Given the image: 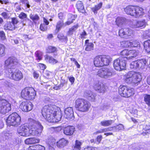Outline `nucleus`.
Listing matches in <instances>:
<instances>
[{"label":"nucleus","instance_id":"nucleus-17","mask_svg":"<svg viewBox=\"0 0 150 150\" xmlns=\"http://www.w3.org/2000/svg\"><path fill=\"white\" fill-rule=\"evenodd\" d=\"M33 106L30 102H23L21 103L19 108L23 112H28L32 109Z\"/></svg>","mask_w":150,"mask_h":150},{"label":"nucleus","instance_id":"nucleus-6","mask_svg":"<svg viewBox=\"0 0 150 150\" xmlns=\"http://www.w3.org/2000/svg\"><path fill=\"white\" fill-rule=\"evenodd\" d=\"M91 104L87 100L83 99H78L75 101V108L78 110L83 112L87 111Z\"/></svg>","mask_w":150,"mask_h":150},{"label":"nucleus","instance_id":"nucleus-23","mask_svg":"<svg viewBox=\"0 0 150 150\" xmlns=\"http://www.w3.org/2000/svg\"><path fill=\"white\" fill-rule=\"evenodd\" d=\"M136 6H127L124 9L126 13L128 15L134 16Z\"/></svg>","mask_w":150,"mask_h":150},{"label":"nucleus","instance_id":"nucleus-27","mask_svg":"<svg viewBox=\"0 0 150 150\" xmlns=\"http://www.w3.org/2000/svg\"><path fill=\"white\" fill-rule=\"evenodd\" d=\"M76 7L78 11L80 12L84 13L85 12V10L82 2L78 1L76 4Z\"/></svg>","mask_w":150,"mask_h":150},{"label":"nucleus","instance_id":"nucleus-55","mask_svg":"<svg viewBox=\"0 0 150 150\" xmlns=\"http://www.w3.org/2000/svg\"><path fill=\"white\" fill-rule=\"evenodd\" d=\"M87 35L86 32L84 30L80 34L81 38L82 39L86 38V37Z\"/></svg>","mask_w":150,"mask_h":150},{"label":"nucleus","instance_id":"nucleus-30","mask_svg":"<svg viewBox=\"0 0 150 150\" xmlns=\"http://www.w3.org/2000/svg\"><path fill=\"white\" fill-rule=\"evenodd\" d=\"M102 5L103 3L102 2H100L97 5L91 8L92 11L94 13L96 14L97 13V11L101 8Z\"/></svg>","mask_w":150,"mask_h":150},{"label":"nucleus","instance_id":"nucleus-64","mask_svg":"<svg viewBox=\"0 0 150 150\" xmlns=\"http://www.w3.org/2000/svg\"><path fill=\"white\" fill-rule=\"evenodd\" d=\"M84 150H95V149L93 147L91 146H88L87 148H85Z\"/></svg>","mask_w":150,"mask_h":150},{"label":"nucleus","instance_id":"nucleus-51","mask_svg":"<svg viewBox=\"0 0 150 150\" xmlns=\"http://www.w3.org/2000/svg\"><path fill=\"white\" fill-rule=\"evenodd\" d=\"M15 9V10L16 12H18L21 10V8L20 6L19 5L18 3H16L14 5Z\"/></svg>","mask_w":150,"mask_h":150},{"label":"nucleus","instance_id":"nucleus-13","mask_svg":"<svg viewBox=\"0 0 150 150\" xmlns=\"http://www.w3.org/2000/svg\"><path fill=\"white\" fill-rule=\"evenodd\" d=\"M147 61L146 59H142L132 62L130 65L131 69H144L146 68Z\"/></svg>","mask_w":150,"mask_h":150},{"label":"nucleus","instance_id":"nucleus-45","mask_svg":"<svg viewBox=\"0 0 150 150\" xmlns=\"http://www.w3.org/2000/svg\"><path fill=\"white\" fill-rule=\"evenodd\" d=\"M15 25L13 23H10L8 24L7 29L9 30H13L15 29Z\"/></svg>","mask_w":150,"mask_h":150},{"label":"nucleus","instance_id":"nucleus-14","mask_svg":"<svg viewBox=\"0 0 150 150\" xmlns=\"http://www.w3.org/2000/svg\"><path fill=\"white\" fill-rule=\"evenodd\" d=\"M11 110V104L6 100L0 99V113L5 114Z\"/></svg>","mask_w":150,"mask_h":150},{"label":"nucleus","instance_id":"nucleus-10","mask_svg":"<svg viewBox=\"0 0 150 150\" xmlns=\"http://www.w3.org/2000/svg\"><path fill=\"white\" fill-rule=\"evenodd\" d=\"M119 93L122 96L128 98L134 94V89L124 86H120L119 90Z\"/></svg>","mask_w":150,"mask_h":150},{"label":"nucleus","instance_id":"nucleus-22","mask_svg":"<svg viewBox=\"0 0 150 150\" xmlns=\"http://www.w3.org/2000/svg\"><path fill=\"white\" fill-rule=\"evenodd\" d=\"M75 131V129L73 126H68L64 128V134L67 135L71 136L73 135Z\"/></svg>","mask_w":150,"mask_h":150},{"label":"nucleus","instance_id":"nucleus-57","mask_svg":"<svg viewBox=\"0 0 150 150\" xmlns=\"http://www.w3.org/2000/svg\"><path fill=\"white\" fill-rule=\"evenodd\" d=\"M18 21L17 19L16 18H12L11 23H13V24L15 25V24H16L18 23Z\"/></svg>","mask_w":150,"mask_h":150},{"label":"nucleus","instance_id":"nucleus-47","mask_svg":"<svg viewBox=\"0 0 150 150\" xmlns=\"http://www.w3.org/2000/svg\"><path fill=\"white\" fill-rule=\"evenodd\" d=\"M27 17V15L23 12H21L19 15L18 17L21 19H24L26 18Z\"/></svg>","mask_w":150,"mask_h":150},{"label":"nucleus","instance_id":"nucleus-50","mask_svg":"<svg viewBox=\"0 0 150 150\" xmlns=\"http://www.w3.org/2000/svg\"><path fill=\"white\" fill-rule=\"evenodd\" d=\"M57 142L56 140L52 137H51L49 141L50 144L52 145L55 144Z\"/></svg>","mask_w":150,"mask_h":150},{"label":"nucleus","instance_id":"nucleus-38","mask_svg":"<svg viewBox=\"0 0 150 150\" xmlns=\"http://www.w3.org/2000/svg\"><path fill=\"white\" fill-rule=\"evenodd\" d=\"M131 41V47H140V44L139 42L137 40H133Z\"/></svg>","mask_w":150,"mask_h":150},{"label":"nucleus","instance_id":"nucleus-21","mask_svg":"<svg viewBox=\"0 0 150 150\" xmlns=\"http://www.w3.org/2000/svg\"><path fill=\"white\" fill-rule=\"evenodd\" d=\"M145 14L143 8L139 6H136L134 16L136 18L141 17Z\"/></svg>","mask_w":150,"mask_h":150},{"label":"nucleus","instance_id":"nucleus-42","mask_svg":"<svg viewBox=\"0 0 150 150\" xmlns=\"http://www.w3.org/2000/svg\"><path fill=\"white\" fill-rule=\"evenodd\" d=\"M56 48L54 47L49 46L47 49V52L49 53L54 52L56 51Z\"/></svg>","mask_w":150,"mask_h":150},{"label":"nucleus","instance_id":"nucleus-54","mask_svg":"<svg viewBox=\"0 0 150 150\" xmlns=\"http://www.w3.org/2000/svg\"><path fill=\"white\" fill-rule=\"evenodd\" d=\"M21 142V140L18 138H16L13 140V143L14 144L17 145L20 144Z\"/></svg>","mask_w":150,"mask_h":150},{"label":"nucleus","instance_id":"nucleus-63","mask_svg":"<svg viewBox=\"0 0 150 150\" xmlns=\"http://www.w3.org/2000/svg\"><path fill=\"white\" fill-rule=\"evenodd\" d=\"M43 23H45L46 25H48L49 24V21L45 18H43Z\"/></svg>","mask_w":150,"mask_h":150},{"label":"nucleus","instance_id":"nucleus-32","mask_svg":"<svg viewBox=\"0 0 150 150\" xmlns=\"http://www.w3.org/2000/svg\"><path fill=\"white\" fill-rule=\"evenodd\" d=\"M30 18L35 23H36V22L40 19L39 17L36 14H30L29 15Z\"/></svg>","mask_w":150,"mask_h":150},{"label":"nucleus","instance_id":"nucleus-16","mask_svg":"<svg viewBox=\"0 0 150 150\" xmlns=\"http://www.w3.org/2000/svg\"><path fill=\"white\" fill-rule=\"evenodd\" d=\"M134 31L129 28H121L119 30V35L122 38H127L134 35Z\"/></svg>","mask_w":150,"mask_h":150},{"label":"nucleus","instance_id":"nucleus-41","mask_svg":"<svg viewBox=\"0 0 150 150\" xmlns=\"http://www.w3.org/2000/svg\"><path fill=\"white\" fill-rule=\"evenodd\" d=\"M32 148H31L32 149H30V150H45L44 146L40 145H36L35 147H32Z\"/></svg>","mask_w":150,"mask_h":150},{"label":"nucleus","instance_id":"nucleus-62","mask_svg":"<svg viewBox=\"0 0 150 150\" xmlns=\"http://www.w3.org/2000/svg\"><path fill=\"white\" fill-rule=\"evenodd\" d=\"M2 82L4 83V85L5 86H9L10 83L7 81H5V80H3Z\"/></svg>","mask_w":150,"mask_h":150},{"label":"nucleus","instance_id":"nucleus-52","mask_svg":"<svg viewBox=\"0 0 150 150\" xmlns=\"http://www.w3.org/2000/svg\"><path fill=\"white\" fill-rule=\"evenodd\" d=\"M58 38L60 40H66L67 37L66 36H64L62 34H59L58 35Z\"/></svg>","mask_w":150,"mask_h":150},{"label":"nucleus","instance_id":"nucleus-44","mask_svg":"<svg viewBox=\"0 0 150 150\" xmlns=\"http://www.w3.org/2000/svg\"><path fill=\"white\" fill-rule=\"evenodd\" d=\"M113 128L112 130H122L124 129V126L120 124L116 127H111Z\"/></svg>","mask_w":150,"mask_h":150},{"label":"nucleus","instance_id":"nucleus-4","mask_svg":"<svg viewBox=\"0 0 150 150\" xmlns=\"http://www.w3.org/2000/svg\"><path fill=\"white\" fill-rule=\"evenodd\" d=\"M142 76L139 72L133 71H129L125 76V81L128 83H132L137 86L140 82Z\"/></svg>","mask_w":150,"mask_h":150},{"label":"nucleus","instance_id":"nucleus-39","mask_svg":"<svg viewBox=\"0 0 150 150\" xmlns=\"http://www.w3.org/2000/svg\"><path fill=\"white\" fill-rule=\"evenodd\" d=\"M5 49L4 46L0 44V57H3L5 55Z\"/></svg>","mask_w":150,"mask_h":150},{"label":"nucleus","instance_id":"nucleus-36","mask_svg":"<svg viewBox=\"0 0 150 150\" xmlns=\"http://www.w3.org/2000/svg\"><path fill=\"white\" fill-rule=\"evenodd\" d=\"M113 122L112 120H104L101 122V124L103 126H107L111 125Z\"/></svg>","mask_w":150,"mask_h":150},{"label":"nucleus","instance_id":"nucleus-11","mask_svg":"<svg viewBox=\"0 0 150 150\" xmlns=\"http://www.w3.org/2000/svg\"><path fill=\"white\" fill-rule=\"evenodd\" d=\"M120 58L115 60L113 63L115 69L117 71H120L124 70L126 67V59L123 57Z\"/></svg>","mask_w":150,"mask_h":150},{"label":"nucleus","instance_id":"nucleus-24","mask_svg":"<svg viewBox=\"0 0 150 150\" xmlns=\"http://www.w3.org/2000/svg\"><path fill=\"white\" fill-rule=\"evenodd\" d=\"M84 96L88 100L92 101H95V96L90 91L87 90L85 91Z\"/></svg>","mask_w":150,"mask_h":150},{"label":"nucleus","instance_id":"nucleus-33","mask_svg":"<svg viewBox=\"0 0 150 150\" xmlns=\"http://www.w3.org/2000/svg\"><path fill=\"white\" fill-rule=\"evenodd\" d=\"M144 48L147 52H150V40L145 41L144 42Z\"/></svg>","mask_w":150,"mask_h":150},{"label":"nucleus","instance_id":"nucleus-37","mask_svg":"<svg viewBox=\"0 0 150 150\" xmlns=\"http://www.w3.org/2000/svg\"><path fill=\"white\" fill-rule=\"evenodd\" d=\"M131 44V41H123L120 42L121 45L122 47H130Z\"/></svg>","mask_w":150,"mask_h":150},{"label":"nucleus","instance_id":"nucleus-19","mask_svg":"<svg viewBox=\"0 0 150 150\" xmlns=\"http://www.w3.org/2000/svg\"><path fill=\"white\" fill-rule=\"evenodd\" d=\"M146 24V22L144 20H142L134 22L133 23L130 25V27L133 28H137L142 27H145Z\"/></svg>","mask_w":150,"mask_h":150},{"label":"nucleus","instance_id":"nucleus-61","mask_svg":"<svg viewBox=\"0 0 150 150\" xmlns=\"http://www.w3.org/2000/svg\"><path fill=\"white\" fill-rule=\"evenodd\" d=\"M1 15L5 18H7L8 17V14L7 13L5 12H3L1 13Z\"/></svg>","mask_w":150,"mask_h":150},{"label":"nucleus","instance_id":"nucleus-20","mask_svg":"<svg viewBox=\"0 0 150 150\" xmlns=\"http://www.w3.org/2000/svg\"><path fill=\"white\" fill-rule=\"evenodd\" d=\"M65 117L68 119H72L74 118V112L71 107H68L66 108L64 110Z\"/></svg>","mask_w":150,"mask_h":150},{"label":"nucleus","instance_id":"nucleus-25","mask_svg":"<svg viewBox=\"0 0 150 150\" xmlns=\"http://www.w3.org/2000/svg\"><path fill=\"white\" fill-rule=\"evenodd\" d=\"M68 141L62 138L57 142V145L59 148H63L68 144Z\"/></svg>","mask_w":150,"mask_h":150},{"label":"nucleus","instance_id":"nucleus-46","mask_svg":"<svg viewBox=\"0 0 150 150\" xmlns=\"http://www.w3.org/2000/svg\"><path fill=\"white\" fill-rule=\"evenodd\" d=\"M143 35L145 38L150 37V29L148 30H146L144 33Z\"/></svg>","mask_w":150,"mask_h":150},{"label":"nucleus","instance_id":"nucleus-26","mask_svg":"<svg viewBox=\"0 0 150 150\" xmlns=\"http://www.w3.org/2000/svg\"><path fill=\"white\" fill-rule=\"evenodd\" d=\"M39 140L35 138H30L26 139L25 143L27 144H33L39 143Z\"/></svg>","mask_w":150,"mask_h":150},{"label":"nucleus","instance_id":"nucleus-59","mask_svg":"<svg viewBox=\"0 0 150 150\" xmlns=\"http://www.w3.org/2000/svg\"><path fill=\"white\" fill-rule=\"evenodd\" d=\"M0 36L2 39L4 40L5 39V35L4 32L3 31L0 32Z\"/></svg>","mask_w":150,"mask_h":150},{"label":"nucleus","instance_id":"nucleus-15","mask_svg":"<svg viewBox=\"0 0 150 150\" xmlns=\"http://www.w3.org/2000/svg\"><path fill=\"white\" fill-rule=\"evenodd\" d=\"M120 54L123 57L125 58L126 60H129L136 57L137 54V52L134 50H125L120 53Z\"/></svg>","mask_w":150,"mask_h":150},{"label":"nucleus","instance_id":"nucleus-49","mask_svg":"<svg viewBox=\"0 0 150 150\" xmlns=\"http://www.w3.org/2000/svg\"><path fill=\"white\" fill-rule=\"evenodd\" d=\"M79 27L78 24H77L74 25L73 27L71 28H70L69 31V32L71 33V32H73L74 31H75Z\"/></svg>","mask_w":150,"mask_h":150},{"label":"nucleus","instance_id":"nucleus-40","mask_svg":"<svg viewBox=\"0 0 150 150\" xmlns=\"http://www.w3.org/2000/svg\"><path fill=\"white\" fill-rule=\"evenodd\" d=\"M113 128L112 127L105 128L103 129H100L96 132V134L105 132L108 131L112 130Z\"/></svg>","mask_w":150,"mask_h":150},{"label":"nucleus","instance_id":"nucleus-56","mask_svg":"<svg viewBox=\"0 0 150 150\" xmlns=\"http://www.w3.org/2000/svg\"><path fill=\"white\" fill-rule=\"evenodd\" d=\"M102 138V137L101 135L98 136L97 137L96 139L97 141L96 142L97 144H98L100 143L101 140Z\"/></svg>","mask_w":150,"mask_h":150},{"label":"nucleus","instance_id":"nucleus-9","mask_svg":"<svg viewBox=\"0 0 150 150\" xmlns=\"http://www.w3.org/2000/svg\"><path fill=\"white\" fill-rule=\"evenodd\" d=\"M76 17V16L69 14L68 15V21L65 23H63V21L62 20L58 21L56 25V32L57 33H58L63 27L71 24L75 19Z\"/></svg>","mask_w":150,"mask_h":150},{"label":"nucleus","instance_id":"nucleus-60","mask_svg":"<svg viewBox=\"0 0 150 150\" xmlns=\"http://www.w3.org/2000/svg\"><path fill=\"white\" fill-rule=\"evenodd\" d=\"M69 80L71 82V84H73L75 80V78L73 77H71L69 78Z\"/></svg>","mask_w":150,"mask_h":150},{"label":"nucleus","instance_id":"nucleus-53","mask_svg":"<svg viewBox=\"0 0 150 150\" xmlns=\"http://www.w3.org/2000/svg\"><path fill=\"white\" fill-rule=\"evenodd\" d=\"M20 1L21 2L25 4L27 8H30V5L29 4L28 0H20Z\"/></svg>","mask_w":150,"mask_h":150},{"label":"nucleus","instance_id":"nucleus-35","mask_svg":"<svg viewBox=\"0 0 150 150\" xmlns=\"http://www.w3.org/2000/svg\"><path fill=\"white\" fill-rule=\"evenodd\" d=\"M82 143L79 140H76L75 141V144L73 148V150H80L81 146Z\"/></svg>","mask_w":150,"mask_h":150},{"label":"nucleus","instance_id":"nucleus-28","mask_svg":"<svg viewBox=\"0 0 150 150\" xmlns=\"http://www.w3.org/2000/svg\"><path fill=\"white\" fill-rule=\"evenodd\" d=\"M89 40H86L85 42V44L86 46L85 50L86 51H90L93 50L94 44L88 42Z\"/></svg>","mask_w":150,"mask_h":150},{"label":"nucleus","instance_id":"nucleus-12","mask_svg":"<svg viewBox=\"0 0 150 150\" xmlns=\"http://www.w3.org/2000/svg\"><path fill=\"white\" fill-rule=\"evenodd\" d=\"M112 74V70L110 68H102L98 70L97 73L98 76L104 79L110 78Z\"/></svg>","mask_w":150,"mask_h":150},{"label":"nucleus","instance_id":"nucleus-48","mask_svg":"<svg viewBox=\"0 0 150 150\" xmlns=\"http://www.w3.org/2000/svg\"><path fill=\"white\" fill-rule=\"evenodd\" d=\"M47 25H45V23L41 24L40 25V29L41 30L44 31L47 30Z\"/></svg>","mask_w":150,"mask_h":150},{"label":"nucleus","instance_id":"nucleus-8","mask_svg":"<svg viewBox=\"0 0 150 150\" xmlns=\"http://www.w3.org/2000/svg\"><path fill=\"white\" fill-rule=\"evenodd\" d=\"M36 95L34 89L31 87H26L23 89L21 92L22 97L26 100H33Z\"/></svg>","mask_w":150,"mask_h":150},{"label":"nucleus","instance_id":"nucleus-58","mask_svg":"<svg viewBox=\"0 0 150 150\" xmlns=\"http://www.w3.org/2000/svg\"><path fill=\"white\" fill-rule=\"evenodd\" d=\"M109 106L107 104H104L101 106V108L103 110H105L108 108Z\"/></svg>","mask_w":150,"mask_h":150},{"label":"nucleus","instance_id":"nucleus-43","mask_svg":"<svg viewBox=\"0 0 150 150\" xmlns=\"http://www.w3.org/2000/svg\"><path fill=\"white\" fill-rule=\"evenodd\" d=\"M144 100L147 104L150 106V95H146L144 97Z\"/></svg>","mask_w":150,"mask_h":150},{"label":"nucleus","instance_id":"nucleus-31","mask_svg":"<svg viewBox=\"0 0 150 150\" xmlns=\"http://www.w3.org/2000/svg\"><path fill=\"white\" fill-rule=\"evenodd\" d=\"M35 55L37 60L39 61L42 60L43 56V53L42 52L40 51H37L35 53Z\"/></svg>","mask_w":150,"mask_h":150},{"label":"nucleus","instance_id":"nucleus-1","mask_svg":"<svg viewBox=\"0 0 150 150\" xmlns=\"http://www.w3.org/2000/svg\"><path fill=\"white\" fill-rule=\"evenodd\" d=\"M28 122L18 128L17 132L18 134L24 137L29 136L30 135L40 136L43 129L41 124L38 121L31 118L28 119Z\"/></svg>","mask_w":150,"mask_h":150},{"label":"nucleus","instance_id":"nucleus-18","mask_svg":"<svg viewBox=\"0 0 150 150\" xmlns=\"http://www.w3.org/2000/svg\"><path fill=\"white\" fill-rule=\"evenodd\" d=\"M94 88L99 92L104 93L106 91V88L104 84L102 83L97 82L94 83Z\"/></svg>","mask_w":150,"mask_h":150},{"label":"nucleus","instance_id":"nucleus-29","mask_svg":"<svg viewBox=\"0 0 150 150\" xmlns=\"http://www.w3.org/2000/svg\"><path fill=\"white\" fill-rule=\"evenodd\" d=\"M125 20V18H124L118 17L116 18L115 22L117 25L118 26H120L124 24Z\"/></svg>","mask_w":150,"mask_h":150},{"label":"nucleus","instance_id":"nucleus-3","mask_svg":"<svg viewBox=\"0 0 150 150\" xmlns=\"http://www.w3.org/2000/svg\"><path fill=\"white\" fill-rule=\"evenodd\" d=\"M42 114L43 117L49 122H58L61 120L60 109L54 105L44 106L42 109Z\"/></svg>","mask_w":150,"mask_h":150},{"label":"nucleus","instance_id":"nucleus-2","mask_svg":"<svg viewBox=\"0 0 150 150\" xmlns=\"http://www.w3.org/2000/svg\"><path fill=\"white\" fill-rule=\"evenodd\" d=\"M17 64V60L15 57H10L5 62L4 68L7 76L16 81H20L23 77L21 72L15 67Z\"/></svg>","mask_w":150,"mask_h":150},{"label":"nucleus","instance_id":"nucleus-5","mask_svg":"<svg viewBox=\"0 0 150 150\" xmlns=\"http://www.w3.org/2000/svg\"><path fill=\"white\" fill-rule=\"evenodd\" d=\"M109 56L105 55H98L94 59V64L97 67H100L108 66L110 62Z\"/></svg>","mask_w":150,"mask_h":150},{"label":"nucleus","instance_id":"nucleus-7","mask_svg":"<svg viewBox=\"0 0 150 150\" xmlns=\"http://www.w3.org/2000/svg\"><path fill=\"white\" fill-rule=\"evenodd\" d=\"M7 125L9 126L16 127L19 125L21 123V118L16 113H13L6 119Z\"/></svg>","mask_w":150,"mask_h":150},{"label":"nucleus","instance_id":"nucleus-34","mask_svg":"<svg viewBox=\"0 0 150 150\" xmlns=\"http://www.w3.org/2000/svg\"><path fill=\"white\" fill-rule=\"evenodd\" d=\"M45 60L48 61L50 63L53 64H55L57 63V61L52 57L49 56L48 55H46L45 56Z\"/></svg>","mask_w":150,"mask_h":150}]
</instances>
